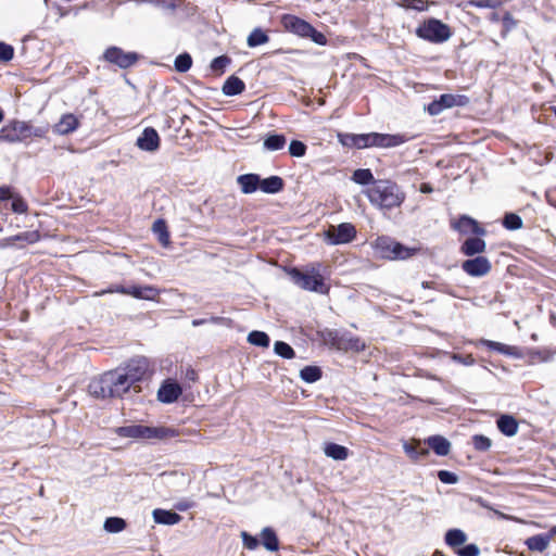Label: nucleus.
Here are the masks:
<instances>
[{"label": "nucleus", "mask_w": 556, "mask_h": 556, "mask_svg": "<svg viewBox=\"0 0 556 556\" xmlns=\"http://www.w3.org/2000/svg\"><path fill=\"white\" fill-rule=\"evenodd\" d=\"M88 389L91 395L99 399H108L122 397L131 387L127 382V378L122 374V369L116 368L92 379Z\"/></svg>", "instance_id": "f257e3e1"}, {"label": "nucleus", "mask_w": 556, "mask_h": 556, "mask_svg": "<svg viewBox=\"0 0 556 556\" xmlns=\"http://www.w3.org/2000/svg\"><path fill=\"white\" fill-rule=\"evenodd\" d=\"M364 193L372 205L386 210L400 206L405 199V194L400 190L399 186L386 179L374 181Z\"/></svg>", "instance_id": "f03ea898"}, {"label": "nucleus", "mask_w": 556, "mask_h": 556, "mask_svg": "<svg viewBox=\"0 0 556 556\" xmlns=\"http://www.w3.org/2000/svg\"><path fill=\"white\" fill-rule=\"evenodd\" d=\"M377 255L387 260H406L415 255L416 248H408L389 237H378L374 242Z\"/></svg>", "instance_id": "7ed1b4c3"}, {"label": "nucleus", "mask_w": 556, "mask_h": 556, "mask_svg": "<svg viewBox=\"0 0 556 556\" xmlns=\"http://www.w3.org/2000/svg\"><path fill=\"white\" fill-rule=\"evenodd\" d=\"M117 434L123 438L134 439H166L176 435V431L166 427H149L142 425H130L119 427Z\"/></svg>", "instance_id": "20e7f679"}, {"label": "nucleus", "mask_w": 556, "mask_h": 556, "mask_svg": "<svg viewBox=\"0 0 556 556\" xmlns=\"http://www.w3.org/2000/svg\"><path fill=\"white\" fill-rule=\"evenodd\" d=\"M286 30L300 37L311 38L315 43L324 46L327 38L324 34L317 31L308 22L291 14H286L281 18Z\"/></svg>", "instance_id": "39448f33"}, {"label": "nucleus", "mask_w": 556, "mask_h": 556, "mask_svg": "<svg viewBox=\"0 0 556 556\" xmlns=\"http://www.w3.org/2000/svg\"><path fill=\"white\" fill-rule=\"evenodd\" d=\"M416 35L424 40L441 43L451 38L452 31L447 24L431 17L417 27Z\"/></svg>", "instance_id": "423d86ee"}, {"label": "nucleus", "mask_w": 556, "mask_h": 556, "mask_svg": "<svg viewBox=\"0 0 556 556\" xmlns=\"http://www.w3.org/2000/svg\"><path fill=\"white\" fill-rule=\"evenodd\" d=\"M46 132L47 130L41 127L34 129L26 122L15 121L0 130V141L14 143L23 141L31 136L41 137Z\"/></svg>", "instance_id": "0eeeda50"}, {"label": "nucleus", "mask_w": 556, "mask_h": 556, "mask_svg": "<svg viewBox=\"0 0 556 556\" xmlns=\"http://www.w3.org/2000/svg\"><path fill=\"white\" fill-rule=\"evenodd\" d=\"M289 275L292 281L304 290L319 293L328 292V287L324 283V279L319 274V270L314 267L307 271H301L298 268H292L289 271Z\"/></svg>", "instance_id": "6e6552de"}, {"label": "nucleus", "mask_w": 556, "mask_h": 556, "mask_svg": "<svg viewBox=\"0 0 556 556\" xmlns=\"http://www.w3.org/2000/svg\"><path fill=\"white\" fill-rule=\"evenodd\" d=\"M149 368L150 362L144 356L134 357L124 367H118L131 388H136V383L146 377Z\"/></svg>", "instance_id": "1a4fd4ad"}, {"label": "nucleus", "mask_w": 556, "mask_h": 556, "mask_svg": "<svg viewBox=\"0 0 556 556\" xmlns=\"http://www.w3.org/2000/svg\"><path fill=\"white\" fill-rule=\"evenodd\" d=\"M325 235L330 244H344L355 238L356 229L350 223H342L338 226H330Z\"/></svg>", "instance_id": "9d476101"}, {"label": "nucleus", "mask_w": 556, "mask_h": 556, "mask_svg": "<svg viewBox=\"0 0 556 556\" xmlns=\"http://www.w3.org/2000/svg\"><path fill=\"white\" fill-rule=\"evenodd\" d=\"M104 59L121 68H127L134 65L138 60V54L135 52H125L121 48L110 47L104 52Z\"/></svg>", "instance_id": "9b49d317"}, {"label": "nucleus", "mask_w": 556, "mask_h": 556, "mask_svg": "<svg viewBox=\"0 0 556 556\" xmlns=\"http://www.w3.org/2000/svg\"><path fill=\"white\" fill-rule=\"evenodd\" d=\"M409 140V137L401 134L389 135V134H379V132H370L368 134V148L370 147H379V148H393L397 147Z\"/></svg>", "instance_id": "f8f14e48"}, {"label": "nucleus", "mask_w": 556, "mask_h": 556, "mask_svg": "<svg viewBox=\"0 0 556 556\" xmlns=\"http://www.w3.org/2000/svg\"><path fill=\"white\" fill-rule=\"evenodd\" d=\"M463 270L472 277H481L491 270V263L484 256H477L465 261L462 264Z\"/></svg>", "instance_id": "ddd939ff"}, {"label": "nucleus", "mask_w": 556, "mask_h": 556, "mask_svg": "<svg viewBox=\"0 0 556 556\" xmlns=\"http://www.w3.org/2000/svg\"><path fill=\"white\" fill-rule=\"evenodd\" d=\"M136 144L140 150L154 152L160 148V136L154 128L147 127L138 137Z\"/></svg>", "instance_id": "4468645a"}, {"label": "nucleus", "mask_w": 556, "mask_h": 556, "mask_svg": "<svg viewBox=\"0 0 556 556\" xmlns=\"http://www.w3.org/2000/svg\"><path fill=\"white\" fill-rule=\"evenodd\" d=\"M453 228L462 233H473L477 236H484L485 229L482 228L478 222L467 215L460 216V218L453 224Z\"/></svg>", "instance_id": "2eb2a0df"}, {"label": "nucleus", "mask_w": 556, "mask_h": 556, "mask_svg": "<svg viewBox=\"0 0 556 556\" xmlns=\"http://www.w3.org/2000/svg\"><path fill=\"white\" fill-rule=\"evenodd\" d=\"M182 390L178 383H164L157 391V399L163 403H173L180 396Z\"/></svg>", "instance_id": "dca6fc26"}, {"label": "nucleus", "mask_w": 556, "mask_h": 556, "mask_svg": "<svg viewBox=\"0 0 556 556\" xmlns=\"http://www.w3.org/2000/svg\"><path fill=\"white\" fill-rule=\"evenodd\" d=\"M237 182L244 194L260 189L261 177L257 174H244L237 177Z\"/></svg>", "instance_id": "f3484780"}, {"label": "nucleus", "mask_w": 556, "mask_h": 556, "mask_svg": "<svg viewBox=\"0 0 556 556\" xmlns=\"http://www.w3.org/2000/svg\"><path fill=\"white\" fill-rule=\"evenodd\" d=\"M127 295H131L140 300L153 301L159 295V290L153 286H131L127 288Z\"/></svg>", "instance_id": "a211bd4d"}, {"label": "nucleus", "mask_w": 556, "mask_h": 556, "mask_svg": "<svg viewBox=\"0 0 556 556\" xmlns=\"http://www.w3.org/2000/svg\"><path fill=\"white\" fill-rule=\"evenodd\" d=\"M152 515H153V519L156 523L168 525V526L177 525L182 519L181 516L178 515L177 513L172 511V510L161 509V508L154 509Z\"/></svg>", "instance_id": "6ab92c4d"}, {"label": "nucleus", "mask_w": 556, "mask_h": 556, "mask_svg": "<svg viewBox=\"0 0 556 556\" xmlns=\"http://www.w3.org/2000/svg\"><path fill=\"white\" fill-rule=\"evenodd\" d=\"M78 126V119L73 114H65L59 123L54 125V131L59 135H67L74 131Z\"/></svg>", "instance_id": "aec40b11"}, {"label": "nucleus", "mask_w": 556, "mask_h": 556, "mask_svg": "<svg viewBox=\"0 0 556 556\" xmlns=\"http://www.w3.org/2000/svg\"><path fill=\"white\" fill-rule=\"evenodd\" d=\"M552 540V534H536L526 540L527 547L532 552H544Z\"/></svg>", "instance_id": "412c9836"}, {"label": "nucleus", "mask_w": 556, "mask_h": 556, "mask_svg": "<svg viewBox=\"0 0 556 556\" xmlns=\"http://www.w3.org/2000/svg\"><path fill=\"white\" fill-rule=\"evenodd\" d=\"M426 442L439 456H445L450 453L451 443L442 435L429 437Z\"/></svg>", "instance_id": "4be33fe9"}, {"label": "nucleus", "mask_w": 556, "mask_h": 556, "mask_svg": "<svg viewBox=\"0 0 556 556\" xmlns=\"http://www.w3.org/2000/svg\"><path fill=\"white\" fill-rule=\"evenodd\" d=\"M485 241L480 238H468L462 245V252L465 255L471 256L485 251Z\"/></svg>", "instance_id": "5701e85b"}, {"label": "nucleus", "mask_w": 556, "mask_h": 556, "mask_svg": "<svg viewBox=\"0 0 556 556\" xmlns=\"http://www.w3.org/2000/svg\"><path fill=\"white\" fill-rule=\"evenodd\" d=\"M283 180L279 176H270L265 179H261L260 190L265 193H278L283 189Z\"/></svg>", "instance_id": "b1692460"}, {"label": "nucleus", "mask_w": 556, "mask_h": 556, "mask_svg": "<svg viewBox=\"0 0 556 556\" xmlns=\"http://www.w3.org/2000/svg\"><path fill=\"white\" fill-rule=\"evenodd\" d=\"M497 427L502 433L511 437L518 431V424L516 419L508 415H503L497 420Z\"/></svg>", "instance_id": "393cba45"}, {"label": "nucleus", "mask_w": 556, "mask_h": 556, "mask_svg": "<svg viewBox=\"0 0 556 556\" xmlns=\"http://www.w3.org/2000/svg\"><path fill=\"white\" fill-rule=\"evenodd\" d=\"M324 453L326 456L334 460H344L349 457V450L345 446L336 443L325 444Z\"/></svg>", "instance_id": "a878e982"}, {"label": "nucleus", "mask_w": 556, "mask_h": 556, "mask_svg": "<svg viewBox=\"0 0 556 556\" xmlns=\"http://www.w3.org/2000/svg\"><path fill=\"white\" fill-rule=\"evenodd\" d=\"M244 83L237 76H230L227 78L223 86V92L226 96H236L244 90Z\"/></svg>", "instance_id": "bb28decb"}, {"label": "nucleus", "mask_w": 556, "mask_h": 556, "mask_svg": "<svg viewBox=\"0 0 556 556\" xmlns=\"http://www.w3.org/2000/svg\"><path fill=\"white\" fill-rule=\"evenodd\" d=\"M286 137L283 135L270 134L263 142V147L267 151H278L285 148Z\"/></svg>", "instance_id": "cd10ccee"}, {"label": "nucleus", "mask_w": 556, "mask_h": 556, "mask_svg": "<svg viewBox=\"0 0 556 556\" xmlns=\"http://www.w3.org/2000/svg\"><path fill=\"white\" fill-rule=\"evenodd\" d=\"M481 344L504 355H517V349L515 346H510L501 342L483 339L481 340Z\"/></svg>", "instance_id": "c85d7f7f"}, {"label": "nucleus", "mask_w": 556, "mask_h": 556, "mask_svg": "<svg viewBox=\"0 0 556 556\" xmlns=\"http://www.w3.org/2000/svg\"><path fill=\"white\" fill-rule=\"evenodd\" d=\"M467 541V535L459 529H451L445 534V543L451 547H458Z\"/></svg>", "instance_id": "c756f323"}, {"label": "nucleus", "mask_w": 556, "mask_h": 556, "mask_svg": "<svg viewBox=\"0 0 556 556\" xmlns=\"http://www.w3.org/2000/svg\"><path fill=\"white\" fill-rule=\"evenodd\" d=\"M262 544L264 547L270 552H275L279 547L278 539L276 533L270 528H264L262 533Z\"/></svg>", "instance_id": "7c9ffc66"}, {"label": "nucleus", "mask_w": 556, "mask_h": 556, "mask_svg": "<svg viewBox=\"0 0 556 556\" xmlns=\"http://www.w3.org/2000/svg\"><path fill=\"white\" fill-rule=\"evenodd\" d=\"M152 230L164 247L169 244V233L167 231L166 223L163 219L155 220L153 223Z\"/></svg>", "instance_id": "2f4dec72"}, {"label": "nucleus", "mask_w": 556, "mask_h": 556, "mask_svg": "<svg viewBox=\"0 0 556 556\" xmlns=\"http://www.w3.org/2000/svg\"><path fill=\"white\" fill-rule=\"evenodd\" d=\"M465 97L464 96H455L451 93H444L440 96V99L438 100L442 106V109H450L453 106H459L465 104Z\"/></svg>", "instance_id": "473e14b6"}, {"label": "nucleus", "mask_w": 556, "mask_h": 556, "mask_svg": "<svg viewBox=\"0 0 556 556\" xmlns=\"http://www.w3.org/2000/svg\"><path fill=\"white\" fill-rule=\"evenodd\" d=\"M269 37L261 28H255L251 31L247 39V43L250 48H254L268 42Z\"/></svg>", "instance_id": "72a5a7b5"}, {"label": "nucleus", "mask_w": 556, "mask_h": 556, "mask_svg": "<svg viewBox=\"0 0 556 556\" xmlns=\"http://www.w3.org/2000/svg\"><path fill=\"white\" fill-rule=\"evenodd\" d=\"M300 377L305 382L313 383L321 378V370L316 366H306L301 369Z\"/></svg>", "instance_id": "f704fd0d"}, {"label": "nucleus", "mask_w": 556, "mask_h": 556, "mask_svg": "<svg viewBox=\"0 0 556 556\" xmlns=\"http://www.w3.org/2000/svg\"><path fill=\"white\" fill-rule=\"evenodd\" d=\"M248 342L252 345L268 348L269 346V337L267 333L263 331L254 330L249 333Z\"/></svg>", "instance_id": "c9c22d12"}, {"label": "nucleus", "mask_w": 556, "mask_h": 556, "mask_svg": "<svg viewBox=\"0 0 556 556\" xmlns=\"http://www.w3.org/2000/svg\"><path fill=\"white\" fill-rule=\"evenodd\" d=\"M104 530L110 533H117L126 528V522L119 517H109L104 521Z\"/></svg>", "instance_id": "e433bc0d"}, {"label": "nucleus", "mask_w": 556, "mask_h": 556, "mask_svg": "<svg viewBox=\"0 0 556 556\" xmlns=\"http://www.w3.org/2000/svg\"><path fill=\"white\" fill-rule=\"evenodd\" d=\"M352 179L354 182H356L358 185H368V184L372 185L374 181H377L376 179H374V176H372V173L370 172V169H367V168L356 169L353 173Z\"/></svg>", "instance_id": "4c0bfd02"}, {"label": "nucleus", "mask_w": 556, "mask_h": 556, "mask_svg": "<svg viewBox=\"0 0 556 556\" xmlns=\"http://www.w3.org/2000/svg\"><path fill=\"white\" fill-rule=\"evenodd\" d=\"M418 441H413L412 443L404 442L403 448L405 453L413 459L418 460L421 456H427L429 454L428 450L417 451Z\"/></svg>", "instance_id": "58836bf2"}, {"label": "nucleus", "mask_w": 556, "mask_h": 556, "mask_svg": "<svg viewBox=\"0 0 556 556\" xmlns=\"http://www.w3.org/2000/svg\"><path fill=\"white\" fill-rule=\"evenodd\" d=\"M174 65L177 72L186 73L191 68L192 58L189 53H181L176 56Z\"/></svg>", "instance_id": "ea45409f"}, {"label": "nucleus", "mask_w": 556, "mask_h": 556, "mask_svg": "<svg viewBox=\"0 0 556 556\" xmlns=\"http://www.w3.org/2000/svg\"><path fill=\"white\" fill-rule=\"evenodd\" d=\"M274 351L277 355L287 359H291L295 355L294 350L291 348V345L283 341H276L274 344Z\"/></svg>", "instance_id": "a19ab883"}, {"label": "nucleus", "mask_w": 556, "mask_h": 556, "mask_svg": "<svg viewBox=\"0 0 556 556\" xmlns=\"http://www.w3.org/2000/svg\"><path fill=\"white\" fill-rule=\"evenodd\" d=\"M230 62L231 60L227 55L217 56L211 62V70L215 74L222 75L225 72L226 67L230 64Z\"/></svg>", "instance_id": "79ce46f5"}, {"label": "nucleus", "mask_w": 556, "mask_h": 556, "mask_svg": "<svg viewBox=\"0 0 556 556\" xmlns=\"http://www.w3.org/2000/svg\"><path fill=\"white\" fill-rule=\"evenodd\" d=\"M503 225L505 228L509 230H517L522 227V219L519 215L514 213H508L505 215L503 219Z\"/></svg>", "instance_id": "37998d69"}, {"label": "nucleus", "mask_w": 556, "mask_h": 556, "mask_svg": "<svg viewBox=\"0 0 556 556\" xmlns=\"http://www.w3.org/2000/svg\"><path fill=\"white\" fill-rule=\"evenodd\" d=\"M289 153L294 157H302L306 153V146L300 140H292L289 144Z\"/></svg>", "instance_id": "c03bdc74"}, {"label": "nucleus", "mask_w": 556, "mask_h": 556, "mask_svg": "<svg viewBox=\"0 0 556 556\" xmlns=\"http://www.w3.org/2000/svg\"><path fill=\"white\" fill-rule=\"evenodd\" d=\"M472 444L477 451L484 452L491 447L492 442L489 438H486L482 434H477V435H473V438H472Z\"/></svg>", "instance_id": "a18cd8bd"}, {"label": "nucleus", "mask_w": 556, "mask_h": 556, "mask_svg": "<svg viewBox=\"0 0 556 556\" xmlns=\"http://www.w3.org/2000/svg\"><path fill=\"white\" fill-rule=\"evenodd\" d=\"M14 56V49L12 46L0 41V62L7 63Z\"/></svg>", "instance_id": "49530a36"}, {"label": "nucleus", "mask_w": 556, "mask_h": 556, "mask_svg": "<svg viewBox=\"0 0 556 556\" xmlns=\"http://www.w3.org/2000/svg\"><path fill=\"white\" fill-rule=\"evenodd\" d=\"M11 208L14 213H18V214H22V213H25L27 211V204L26 202L22 199V197L20 195H14L12 198V204H11Z\"/></svg>", "instance_id": "de8ad7c7"}, {"label": "nucleus", "mask_w": 556, "mask_h": 556, "mask_svg": "<svg viewBox=\"0 0 556 556\" xmlns=\"http://www.w3.org/2000/svg\"><path fill=\"white\" fill-rule=\"evenodd\" d=\"M438 478L441 482L446 484H454L458 481V477L454 472L447 470H440L438 472Z\"/></svg>", "instance_id": "09e8293b"}, {"label": "nucleus", "mask_w": 556, "mask_h": 556, "mask_svg": "<svg viewBox=\"0 0 556 556\" xmlns=\"http://www.w3.org/2000/svg\"><path fill=\"white\" fill-rule=\"evenodd\" d=\"M241 538H242L244 547L248 549H255L260 544L258 540L255 536L250 535L248 532L243 531L241 533Z\"/></svg>", "instance_id": "8fccbe9b"}, {"label": "nucleus", "mask_w": 556, "mask_h": 556, "mask_svg": "<svg viewBox=\"0 0 556 556\" xmlns=\"http://www.w3.org/2000/svg\"><path fill=\"white\" fill-rule=\"evenodd\" d=\"M404 7L416 11H425L428 8L427 1L424 0H404Z\"/></svg>", "instance_id": "3c124183"}, {"label": "nucleus", "mask_w": 556, "mask_h": 556, "mask_svg": "<svg viewBox=\"0 0 556 556\" xmlns=\"http://www.w3.org/2000/svg\"><path fill=\"white\" fill-rule=\"evenodd\" d=\"M459 556H479L480 549L476 544H468L457 551Z\"/></svg>", "instance_id": "603ef678"}, {"label": "nucleus", "mask_w": 556, "mask_h": 556, "mask_svg": "<svg viewBox=\"0 0 556 556\" xmlns=\"http://www.w3.org/2000/svg\"><path fill=\"white\" fill-rule=\"evenodd\" d=\"M470 4L476 8H490L495 9L500 2L497 0H472Z\"/></svg>", "instance_id": "864d4df0"}, {"label": "nucleus", "mask_w": 556, "mask_h": 556, "mask_svg": "<svg viewBox=\"0 0 556 556\" xmlns=\"http://www.w3.org/2000/svg\"><path fill=\"white\" fill-rule=\"evenodd\" d=\"M339 141L350 148H355V134H339Z\"/></svg>", "instance_id": "5fc2aeb1"}, {"label": "nucleus", "mask_w": 556, "mask_h": 556, "mask_svg": "<svg viewBox=\"0 0 556 556\" xmlns=\"http://www.w3.org/2000/svg\"><path fill=\"white\" fill-rule=\"evenodd\" d=\"M127 288L128 287H124V286H113V287H110L106 290H102L100 292H97L96 295H103V294H106V293H115V292L127 295Z\"/></svg>", "instance_id": "6e6d98bb"}, {"label": "nucleus", "mask_w": 556, "mask_h": 556, "mask_svg": "<svg viewBox=\"0 0 556 556\" xmlns=\"http://www.w3.org/2000/svg\"><path fill=\"white\" fill-rule=\"evenodd\" d=\"M355 148H357V149L368 148V134L355 135Z\"/></svg>", "instance_id": "4d7b16f0"}, {"label": "nucleus", "mask_w": 556, "mask_h": 556, "mask_svg": "<svg viewBox=\"0 0 556 556\" xmlns=\"http://www.w3.org/2000/svg\"><path fill=\"white\" fill-rule=\"evenodd\" d=\"M15 194L12 192V189L11 187L9 186H1L0 187V201H5V200H12V198L14 197Z\"/></svg>", "instance_id": "13d9d810"}, {"label": "nucleus", "mask_w": 556, "mask_h": 556, "mask_svg": "<svg viewBox=\"0 0 556 556\" xmlns=\"http://www.w3.org/2000/svg\"><path fill=\"white\" fill-rule=\"evenodd\" d=\"M443 111L440 102L438 100L431 102L428 106V112L431 114V115H438L440 114L441 112Z\"/></svg>", "instance_id": "bf43d9fd"}, {"label": "nucleus", "mask_w": 556, "mask_h": 556, "mask_svg": "<svg viewBox=\"0 0 556 556\" xmlns=\"http://www.w3.org/2000/svg\"><path fill=\"white\" fill-rule=\"evenodd\" d=\"M495 514H496L500 518H502V519L514 520V521H516V522H520V523H523V522H525V521H523L522 519H520V518H517V517H514V516H508V515H506V514H504V513H501V511H498V510H495Z\"/></svg>", "instance_id": "052dcab7"}, {"label": "nucleus", "mask_w": 556, "mask_h": 556, "mask_svg": "<svg viewBox=\"0 0 556 556\" xmlns=\"http://www.w3.org/2000/svg\"><path fill=\"white\" fill-rule=\"evenodd\" d=\"M186 378H188L191 381H195L198 378V375L193 369L188 368L186 371Z\"/></svg>", "instance_id": "680f3d73"}, {"label": "nucleus", "mask_w": 556, "mask_h": 556, "mask_svg": "<svg viewBox=\"0 0 556 556\" xmlns=\"http://www.w3.org/2000/svg\"><path fill=\"white\" fill-rule=\"evenodd\" d=\"M420 191H421L422 193H430V192H432V191H433V188H432V186H431L430 184H426V182H425V184H421V186H420Z\"/></svg>", "instance_id": "e2e57ef3"}, {"label": "nucleus", "mask_w": 556, "mask_h": 556, "mask_svg": "<svg viewBox=\"0 0 556 556\" xmlns=\"http://www.w3.org/2000/svg\"><path fill=\"white\" fill-rule=\"evenodd\" d=\"M189 507H190V505L187 504V503H179V504L176 505V508L181 510V511L188 509Z\"/></svg>", "instance_id": "0e129e2a"}, {"label": "nucleus", "mask_w": 556, "mask_h": 556, "mask_svg": "<svg viewBox=\"0 0 556 556\" xmlns=\"http://www.w3.org/2000/svg\"><path fill=\"white\" fill-rule=\"evenodd\" d=\"M204 323H205V320H204V319H194V320L192 321V325H193V326H199V325H202V324H204Z\"/></svg>", "instance_id": "69168bd1"}, {"label": "nucleus", "mask_w": 556, "mask_h": 556, "mask_svg": "<svg viewBox=\"0 0 556 556\" xmlns=\"http://www.w3.org/2000/svg\"><path fill=\"white\" fill-rule=\"evenodd\" d=\"M473 358L471 356H468L467 359H465L464 364H472Z\"/></svg>", "instance_id": "338daca9"}, {"label": "nucleus", "mask_w": 556, "mask_h": 556, "mask_svg": "<svg viewBox=\"0 0 556 556\" xmlns=\"http://www.w3.org/2000/svg\"><path fill=\"white\" fill-rule=\"evenodd\" d=\"M548 534H552V538L556 534V526L551 529Z\"/></svg>", "instance_id": "774afa93"}]
</instances>
